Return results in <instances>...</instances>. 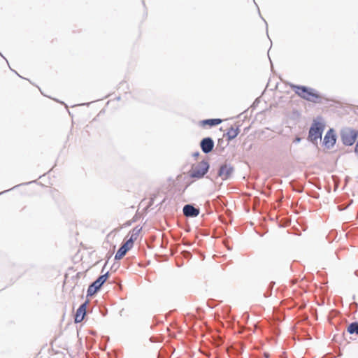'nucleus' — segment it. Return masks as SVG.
<instances>
[{
    "label": "nucleus",
    "mask_w": 358,
    "mask_h": 358,
    "mask_svg": "<svg viewBox=\"0 0 358 358\" xmlns=\"http://www.w3.org/2000/svg\"><path fill=\"white\" fill-rule=\"evenodd\" d=\"M295 93L300 97L314 103H320L322 96L314 90L303 86H296Z\"/></svg>",
    "instance_id": "f257e3e1"
},
{
    "label": "nucleus",
    "mask_w": 358,
    "mask_h": 358,
    "mask_svg": "<svg viewBox=\"0 0 358 358\" xmlns=\"http://www.w3.org/2000/svg\"><path fill=\"white\" fill-rule=\"evenodd\" d=\"M209 168L208 162H199L192 166L189 176L191 178H201L207 173Z\"/></svg>",
    "instance_id": "f03ea898"
},
{
    "label": "nucleus",
    "mask_w": 358,
    "mask_h": 358,
    "mask_svg": "<svg viewBox=\"0 0 358 358\" xmlns=\"http://www.w3.org/2000/svg\"><path fill=\"white\" fill-rule=\"evenodd\" d=\"M141 228L135 227L134 228L126 237V241L122 245L126 251L128 252L133 248L134 243L136 241L140 234Z\"/></svg>",
    "instance_id": "7ed1b4c3"
},
{
    "label": "nucleus",
    "mask_w": 358,
    "mask_h": 358,
    "mask_svg": "<svg viewBox=\"0 0 358 358\" xmlns=\"http://www.w3.org/2000/svg\"><path fill=\"white\" fill-rule=\"evenodd\" d=\"M358 131L352 129H345L341 132V139L345 145H352L355 142Z\"/></svg>",
    "instance_id": "20e7f679"
},
{
    "label": "nucleus",
    "mask_w": 358,
    "mask_h": 358,
    "mask_svg": "<svg viewBox=\"0 0 358 358\" xmlns=\"http://www.w3.org/2000/svg\"><path fill=\"white\" fill-rule=\"evenodd\" d=\"M108 278V272L99 276L92 285H90L87 289V295L92 296L98 292L102 285Z\"/></svg>",
    "instance_id": "39448f33"
},
{
    "label": "nucleus",
    "mask_w": 358,
    "mask_h": 358,
    "mask_svg": "<svg viewBox=\"0 0 358 358\" xmlns=\"http://www.w3.org/2000/svg\"><path fill=\"white\" fill-rule=\"evenodd\" d=\"M322 126L320 123H314L309 131V139L313 143H316L318 139H321L322 134Z\"/></svg>",
    "instance_id": "423d86ee"
},
{
    "label": "nucleus",
    "mask_w": 358,
    "mask_h": 358,
    "mask_svg": "<svg viewBox=\"0 0 358 358\" xmlns=\"http://www.w3.org/2000/svg\"><path fill=\"white\" fill-rule=\"evenodd\" d=\"M87 303V301L85 302L77 310L76 315H75V322L76 323L81 322L83 320V319L86 315Z\"/></svg>",
    "instance_id": "0eeeda50"
},
{
    "label": "nucleus",
    "mask_w": 358,
    "mask_h": 358,
    "mask_svg": "<svg viewBox=\"0 0 358 358\" xmlns=\"http://www.w3.org/2000/svg\"><path fill=\"white\" fill-rule=\"evenodd\" d=\"M214 146L213 141L210 138H205L201 142V148L203 152H210Z\"/></svg>",
    "instance_id": "6e6552de"
},
{
    "label": "nucleus",
    "mask_w": 358,
    "mask_h": 358,
    "mask_svg": "<svg viewBox=\"0 0 358 358\" xmlns=\"http://www.w3.org/2000/svg\"><path fill=\"white\" fill-rule=\"evenodd\" d=\"M183 213L187 217H196L199 214V210L187 204L183 208Z\"/></svg>",
    "instance_id": "1a4fd4ad"
},
{
    "label": "nucleus",
    "mask_w": 358,
    "mask_h": 358,
    "mask_svg": "<svg viewBox=\"0 0 358 358\" xmlns=\"http://www.w3.org/2000/svg\"><path fill=\"white\" fill-rule=\"evenodd\" d=\"M335 143V136L331 131L327 132L324 138V143L325 146L327 148L332 147Z\"/></svg>",
    "instance_id": "9d476101"
},
{
    "label": "nucleus",
    "mask_w": 358,
    "mask_h": 358,
    "mask_svg": "<svg viewBox=\"0 0 358 358\" xmlns=\"http://www.w3.org/2000/svg\"><path fill=\"white\" fill-rule=\"evenodd\" d=\"M240 130L238 127H230L227 134L226 136L229 141L235 138L239 134Z\"/></svg>",
    "instance_id": "9b49d317"
},
{
    "label": "nucleus",
    "mask_w": 358,
    "mask_h": 358,
    "mask_svg": "<svg viewBox=\"0 0 358 358\" xmlns=\"http://www.w3.org/2000/svg\"><path fill=\"white\" fill-rule=\"evenodd\" d=\"M231 173V169L227 165L222 166L219 170L218 175L223 180L227 179Z\"/></svg>",
    "instance_id": "f8f14e48"
},
{
    "label": "nucleus",
    "mask_w": 358,
    "mask_h": 358,
    "mask_svg": "<svg viewBox=\"0 0 358 358\" xmlns=\"http://www.w3.org/2000/svg\"><path fill=\"white\" fill-rule=\"evenodd\" d=\"M222 122L221 119H208L201 122V125L204 127L208 125L210 127L215 126L220 124Z\"/></svg>",
    "instance_id": "ddd939ff"
},
{
    "label": "nucleus",
    "mask_w": 358,
    "mask_h": 358,
    "mask_svg": "<svg viewBox=\"0 0 358 358\" xmlns=\"http://www.w3.org/2000/svg\"><path fill=\"white\" fill-rule=\"evenodd\" d=\"M347 331L349 334H356L358 335V322H352L351 323L347 329Z\"/></svg>",
    "instance_id": "4468645a"
},
{
    "label": "nucleus",
    "mask_w": 358,
    "mask_h": 358,
    "mask_svg": "<svg viewBox=\"0 0 358 358\" xmlns=\"http://www.w3.org/2000/svg\"><path fill=\"white\" fill-rule=\"evenodd\" d=\"M127 252L126 251V249H124V248H123L122 246H121L119 250H117V252H116L115 255V259H121L124 257V256L126 255Z\"/></svg>",
    "instance_id": "2eb2a0df"
}]
</instances>
